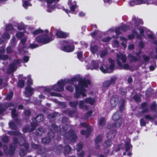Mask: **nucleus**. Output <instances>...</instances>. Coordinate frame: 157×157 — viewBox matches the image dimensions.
<instances>
[{
  "label": "nucleus",
  "instance_id": "f257e3e1",
  "mask_svg": "<svg viewBox=\"0 0 157 157\" xmlns=\"http://www.w3.org/2000/svg\"><path fill=\"white\" fill-rule=\"evenodd\" d=\"M63 127L61 129L59 127H58L56 125L52 124V130L51 132L48 133L49 137H46L42 139V142L44 144H47L49 143L50 139L53 138L55 136V133L52 131V129L56 132L60 131L61 134L64 135L66 140L70 141L71 142H73L75 141L77 139V136L76 133L73 130H71L69 132L66 133V131L67 128L69 127L68 125L67 124H64Z\"/></svg>",
  "mask_w": 157,
  "mask_h": 157
},
{
  "label": "nucleus",
  "instance_id": "f03ea898",
  "mask_svg": "<svg viewBox=\"0 0 157 157\" xmlns=\"http://www.w3.org/2000/svg\"><path fill=\"white\" fill-rule=\"evenodd\" d=\"M90 84V82L88 80L82 79L79 81L78 86H75V93L74 95L75 97L78 98L81 97H86V88L87 87L88 85Z\"/></svg>",
  "mask_w": 157,
  "mask_h": 157
},
{
  "label": "nucleus",
  "instance_id": "7ed1b4c3",
  "mask_svg": "<svg viewBox=\"0 0 157 157\" xmlns=\"http://www.w3.org/2000/svg\"><path fill=\"white\" fill-rule=\"evenodd\" d=\"M132 21L134 23L135 28L132 30V34L129 35L128 38L129 39H131L133 38L136 36V37L137 38L141 39V36L137 34V32L136 31V29H138L139 30L141 35L142 36H144V33L145 32H148V29L144 27H139L138 26V25L143 23V21L142 20L138 18H137L136 17H133L132 18Z\"/></svg>",
  "mask_w": 157,
  "mask_h": 157
},
{
  "label": "nucleus",
  "instance_id": "20e7f679",
  "mask_svg": "<svg viewBox=\"0 0 157 157\" xmlns=\"http://www.w3.org/2000/svg\"><path fill=\"white\" fill-rule=\"evenodd\" d=\"M77 80V78L76 77H74L71 79L61 80L58 81L56 84L52 86V89L53 90L57 92L63 91L64 89V86L67 83L74 85V82H76Z\"/></svg>",
  "mask_w": 157,
  "mask_h": 157
},
{
  "label": "nucleus",
  "instance_id": "39448f33",
  "mask_svg": "<svg viewBox=\"0 0 157 157\" xmlns=\"http://www.w3.org/2000/svg\"><path fill=\"white\" fill-rule=\"evenodd\" d=\"M17 106V104L13 103H6L4 104H0V114L5 111L6 108H10V109L12 110L11 113L12 117L13 118L17 117L18 114L15 109Z\"/></svg>",
  "mask_w": 157,
  "mask_h": 157
},
{
  "label": "nucleus",
  "instance_id": "423d86ee",
  "mask_svg": "<svg viewBox=\"0 0 157 157\" xmlns=\"http://www.w3.org/2000/svg\"><path fill=\"white\" fill-rule=\"evenodd\" d=\"M117 59L116 62L119 67L121 69H128L129 68V65L128 64H124L123 66L122 63H124L126 61V58L125 56L121 53H119L117 54Z\"/></svg>",
  "mask_w": 157,
  "mask_h": 157
},
{
  "label": "nucleus",
  "instance_id": "0eeeda50",
  "mask_svg": "<svg viewBox=\"0 0 157 157\" xmlns=\"http://www.w3.org/2000/svg\"><path fill=\"white\" fill-rule=\"evenodd\" d=\"M109 66L105 64H103L100 67V70L104 73H111L114 70L115 66L114 61L112 59H109Z\"/></svg>",
  "mask_w": 157,
  "mask_h": 157
},
{
  "label": "nucleus",
  "instance_id": "6e6552de",
  "mask_svg": "<svg viewBox=\"0 0 157 157\" xmlns=\"http://www.w3.org/2000/svg\"><path fill=\"white\" fill-rule=\"evenodd\" d=\"M48 31L47 30H45V34L36 37V40L38 42L44 44L48 43L53 40V39L52 37L49 36Z\"/></svg>",
  "mask_w": 157,
  "mask_h": 157
},
{
  "label": "nucleus",
  "instance_id": "1a4fd4ad",
  "mask_svg": "<svg viewBox=\"0 0 157 157\" xmlns=\"http://www.w3.org/2000/svg\"><path fill=\"white\" fill-rule=\"evenodd\" d=\"M121 112L118 111L115 113L112 117L113 120L115 121L114 126L116 128H119L122 123Z\"/></svg>",
  "mask_w": 157,
  "mask_h": 157
},
{
  "label": "nucleus",
  "instance_id": "9d476101",
  "mask_svg": "<svg viewBox=\"0 0 157 157\" xmlns=\"http://www.w3.org/2000/svg\"><path fill=\"white\" fill-rule=\"evenodd\" d=\"M63 44L64 46L61 47V50L67 52H72L74 50V47L73 44H71L69 41H65L63 42Z\"/></svg>",
  "mask_w": 157,
  "mask_h": 157
},
{
  "label": "nucleus",
  "instance_id": "9b49d317",
  "mask_svg": "<svg viewBox=\"0 0 157 157\" xmlns=\"http://www.w3.org/2000/svg\"><path fill=\"white\" fill-rule=\"evenodd\" d=\"M112 143L110 141L108 140L106 141L103 145V147L100 149L101 151L106 154H112V152L109 153V148L111 146Z\"/></svg>",
  "mask_w": 157,
  "mask_h": 157
},
{
  "label": "nucleus",
  "instance_id": "f8f14e48",
  "mask_svg": "<svg viewBox=\"0 0 157 157\" xmlns=\"http://www.w3.org/2000/svg\"><path fill=\"white\" fill-rule=\"evenodd\" d=\"M22 62L21 59H18L14 60L9 66L8 69V73H12L15 71L17 68V67L20 66V64Z\"/></svg>",
  "mask_w": 157,
  "mask_h": 157
},
{
  "label": "nucleus",
  "instance_id": "ddd939ff",
  "mask_svg": "<svg viewBox=\"0 0 157 157\" xmlns=\"http://www.w3.org/2000/svg\"><path fill=\"white\" fill-rule=\"evenodd\" d=\"M19 144L25 148V149H24V148H21L20 152V155L21 156H24L26 154L27 151L29 147V145L27 143H25V140L23 138H22L21 142H19Z\"/></svg>",
  "mask_w": 157,
  "mask_h": 157
},
{
  "label": "nucleus",
  "instance_id": "4468645a",
  "mask_svg": "<svg viewBox=\"0 0 157 157\" xmlns=\"http://www.w3.org/2000/svg\"><path fill=\"white\" fill-rule=\"evenodd\" d=\"M25 33H23L21 32H18L16 34V36L17 38L20 39L22 38L21 43L24 45L27 39V37L25 36Z\"/></svg>",
  "mask_w": 157,
  "mask_h": 157
},
{
  "label": "nucleus",
  "instance_id": "2eb2a0df",
  "mask_svg": "<svg viewBox=\"0 0 157 157\" xmlns=\"http://www.w3.org/2000/svg\"><path fill=\"white\" fill-rule=\"evenodd\" d=\"M138 4L146 3L147 5L153 4L157 6V0H136Z\"/></svg>",
  "mask_w": 157,
  "mask_h": 157
},
{
  "label": "nucleus",
  "instance_id": "dca6fc26",
  "mask_svg": "<svg viewBox=\"0 0 157 157\" xmlns=\"http://www.w3.org/2000/svg\"><path fill=\"white\" fill-rule=\"evenodd\" d=\"M37 124L36 123H31V128L30 129H29V127L28 126H27L24 128L23 129V131L25 133L26 132L29 131L30 132L32 131L35 129V128L37 126Z\"/></svg>",
  "mask_w": 157,
  "mask_h": 157
},
{
  "label": "nucleus",
  "instance_id": "f3484780",
  "mask_svg": "<svg viewBox=\"0 0 157 157\" xmlns=\"http://www.w3.org/2000/svg\"><path fill=\"white\" fill-rule=\"evenodd\" d=\"M103 139V136L102 135L98 136L95 139V147L96 149L98 150L100 149L99 144L102 141Z\"/></svg>",
  "mask_w": 157,
  "mask_h": 157
},
{
  "label": "nucleus",
  "instance_id": "a211bd4d",
  "mask_svg": "<svg viewBox=\"0 0 157 157\" xmlns=\"http://www.w3.org/2000/svg\"><path fill=\"white\" fill-rule=\"evenodd\" d=\"M34 89L28 86L25 88V94L26 97H28L31 96L33 94Z\"/></svg>",
  "mask_w": 157,
  "mask_h": 157
},
{
  "label": "nucleus",
  "instance_id": "6ab92c4d",
  "mask_svg": "<svg viewBox=\"0 0 157 157\" xmlns=\"http://www.w3.org/2000/svg\"><path fill=\"white\" fill-rule=\"evenodd\" d=\"M119 100L118 97L117 96H115L113 97L110 100L111 106L112 107H115L117 104Z\"/></svg>",
  "mask_w": 157,
  "mask_h": 157
},
{
  "label": "nucleus",
  "instance_id": "aec40b11",
  "mask_svg": "<svg viewBox=\"0 0 157 157\" xmlns=\"http://www.w3.org/2000/svg\"><path fill=\"white\" fill-rule=\"evenodd\" d=\"M116 79L117 78L116 76L112 77L110 80H108L104 83L103 86L105 87L109 86L111 84L114 83Z\"/></svg>",
  "mask_w": 157,
  "mask_h": 157
},
{
  "label": "nucleus",
  "instance_id": "412c9836",
  "mask_svg": "<svg viewBox=\"0 0 157 157\" xmlns=\"http://www.w3.org/2000/svg\"><path fill=\"white\" fill-rule=\"evenodd\" d=\"M56 35L59 38H63L69 35V33L63 32L60 30H57Z\"/></svg>",
  "mask_w": 157,
  "mask_h": 157
},
{
  "label": "nucleus",
  "instance_id": "4be33fe9",
  "mask_svg": "<svg viewBox=\"0 0 157 157\" xmlns=\"http://www.w3.org/2000/svg\"><path fill=\"white\" fill-rule=\"evenodd\" d=\"M144 118L146 120L153 122L157 119V113L156 112L155 114H154L153 116H151L149 114L146 115L144 116Z\"/></svg>",
  "mask_w": 157,
  "mask_h": 157
},
{
  "label": "nucleus",
  "instance_id": "5701e85b",
  "mask_svg": "<svg viewBox=\"0 0 157 157\" xmlns=\"http://www.w3.org/2000/svg\"><path fill=\"white\" fill-rule=\"evenodd\" d=\"M53 1L54 0H46V2L48 3L47 11L49 12H51L55 8L54 5H51Z\"/></svg>",
  "mask_w": 157,
  "mask_h": 157
},
{
  "label": "nucleus",
  "instance_id": "b1692460",
  "mask_svg": "<svg viewBox=\"0 0 157 157\" xmlns=\"http://www.w3.org/2000/svg\"><path fill=\"white\" fill-rule=\"evenodd\" d=\"M128 29V27L125 25H123L121 27V28L119 27L117 28L115 30V32L117 35H119L121 33V29L124 31L127 30Z\"/></svg>",
  "mask_w": 157,
  "mask_h": 157
},
{
  "label": "nucleus",
  "instance_id": "393cba45",
  "mask_svg": "<svg viewBox=\"0 0 157 157\" xmlns=\"http://www.w3.org/2000/svg\"><path fill=\"white\" fill-rule=\"evenodd\" d=\"M100 63L98 61H95L93 60L92 61L91 65L89 66V68L91 70L97 69Z\"/></svg>",
  "mask_w": 157,
  "mask_h": 157
},
{
  "label": "nucleus",
  "instance_id": "a878e982",
  "mask_svg": "<svg viewBox=\"0 0 157 157\" xmlns=\"http://www.w3.org/2000/svg\"><path fill=\"white\" fill-rule=\"evenodd\" d=\"M141 53V51H139L137 53L136 55L137 56V58H136L132 54H131L129 55L128 57L130 61L132 62L136 61L139 59V55Z\"/></svg>",
  "mask_w": 157,
  "mask_h": 157
},
{
  "label": "nucleus",
  "instance_id": "bb28decb",
  "mask_svg": "<svg viewBox=\"0 0 157 157\" xmlns=\"http://www.w3.org/2000/svg\"><path fill=\"white\" fill-rule=\"evenodd\" d=\"M141 53V51H139L137 53L136 55L137 56V58H136L132 54H131L129 55L128 57L130 61L132 62L136 61L139 59V55Z\"/></svg>",
  "mask_w": 157,
  "mask_h": 157
},
{
  "label": "nucleus",
  "instance_id": "cd10ccee",
  "mask_svg": "<svg viewBox=\"0 0 157 157\" xmlns=\"http://www.w3.org/2000/svg\"><path fill=\"white\" fill-rule=\"evenodd\" d=\"M148 105L146 102H144L141 104V109L142 110L143 113H147L149 111V109L148 108Z\"/></svg>",
  "mask_w": 157,
  "mask_h": 157
},
{
  "label": "nucleus",
  "instance_id": "c85d7f7f",
  "mask_svg": "<svg viewBox=\"0 0 157 157\" xmlns=\"http://www.w3.org/2000/svg\"><path fill=\"white\" fill-rule=\"evenodd\" d=\"M85 102L84 101H80L79 103V106L80 109L87 110L88 109V107L85 104Z\"/></svg>",
  "mask_w": 157,
  "mask_h": 157
},
{
  "label": "nucleus",
  "instance_id": "c756f323",
  "mask_svg": "<svg viewBox=\"0 0 157 157\" xmlns=\"http://www.w3.org/2000/svg\"><path fill=\"white\" fill-rule=\"evenodd\" d=\"M68 4L70 5V8L71 10L72 11H74L75 8L76 7V3L75 2H72L71 0H69Z\"/></svg>",
  "mask_w": 157,
  "mask_h": 157
},
{
  "label": "nucleus",
  "instance_id": "7c9ffc66",
  "mask_svg": "<svg viewBox=\"0 0 157 157\" xmlns=\"http://www.w3.org/2000/svg\"><path fill=\"white\" fill-rule=\"evenodd\" d=\"M5 51L4 47H1L0 50V59H5L8 58V56H7L3 55L5 53Z\"/></svg>",
  "mask_w": 157,
  "mask_h": 157
},
{
  "label": "nucleus",
  "instance_id": "2f4dec72",
  "mask_svg": "<svg viewBox=\"0 0 157 157\" xmlns=\"http://www.w3.org/2000/svg\"><path fill=\"white\" fill-rule=\"evenodd\" d=\"M43 119V117L42 114H40L38 115L36 117V118H34L33 119V121L32 123H35L37 124V123L36 122H34V121H36L37 122H40L42 121Z\"/></svg>",
  "mask_w": 157,
  "mask_h": 157
},
{
  "label": "nucleus",
  "instance_id": "473e14b6",
  "mask_svg": "<svg viewBox=\"0 0 157 157\" xmlns=\"http://www.w3.org/2000/svg\"><path fill=\"white\" fill-rule=\"evenodd\" d=\"M84 101L86 103H88L91 105H93L95 102V100L94 98L88 97L85 99Z\"/></svg>",
  "mask_w": 157,
  "mask_h": 157
},
{
  "label": "nucleus",
  "instance_id": "72a5a7b5",
  "mask_svg": "<svg viewBox=\"0 0 157 157\" xmlns=\"http://www.w3.org/2000/svg\"><path fill=\"white\" fill-rule=\"evenodd\" d=\"M130 140L129 138H127L125 143V150L126 151H128L132 147L130 144Z\"/></svg>",
  "mask_w": 157,
  "mask_h": 157
},
{
  "label": "nucleus",
  "instance_id": "f704fd0d",
  "mask_svg": "<svg viewBox=\"0 0 157 157\" xmlns=\"http://www.w3.org/2000/svg\"><path fill=\"white\" fill-rule=\"evenodd\" d=\"M10 38V36L7 33H5L3 35L1 39H0V43H2L5 40L8 39Z\"/></svg>",
  "mask_w": 157,
  "mask_h": 157
},
{
  "label": "nucleus",
  "instance_id": "c9c22d12",
  "mask_svg": "<svg viewBox=\"0 0 157 157\" xmlns=\"http://www.w3.org/2000/svg\"><path fill=\"white\" fill-rule=\"evenodd\" d=\"M116 132L115 131H111L108 133L107 134V137L108 139H111L114 137Z\"/></svg>",
  "mask_w": 157,
  "mask_h": 157
},
{
  "label": "nucleus",
  "instance_id": "e433bc0d",
  "mask_svg": "<svg viewBox=\"0 0 157 157\" xmlns=\"http://www.w3.org/2000/svg\"><path fill=\"white\" fill-rule=\"evenodd\" d=\"M125 103V101L123 99H121L119 102L120 105L119 109L121 111H123L124 109V105Z\"/></svg>",
  "mask_w": 157,
  "mask_h": 157
},
{
  "label": "nucleus",
  "instance_id": "4c0bfd02",
  "mask_svg": "<svg viewBox=\"0 0 157 157\" xmlns=\"http://www.w3.org/2000/svg\"><path fill=\"white\" fill-rule=\"evenodd\" d=\"M87 132L86 131H84V130L81 131V133L83 135H86V136L87 137H88L89 136V135L90 134V132L91 130V127L90 126L89 127H88L87 128Z\"/></svg>",
  "mask_w": 157,
  "mask_h": 157
},
{
  "label": "nucleus",
  "instance_id": "58836bf2",
  "mask_svg": "<svg viewBox=\"0 0 157 157\" xmlns=\"http://www.w3.org/2000/svg\"><path fill=\"white\" fill-rule=\"evenodd\" d=\"M120 40L122 41L121 44L123 46L124 48H126L127 45L126 44L127 43V39L124 37H121Z\"/></svg>",
  "mask_w": 157,
  "mask_h": 157
},
{
  "label": "nucleus",
  "instance_id": "ea45409f",
  "mask_svg": "<svg viewBox=\"0 0 157 157\" xmlns=\"http://www.w3.org/2000/svg\"><path fill=\"white\" fill-rule=\"evenodd\" d=\"M90 50L92 53L94 54L96 53L98 51V48L97 46H92L91 45L90 47Z\"/></svg>",
  "mask_w": 157,
  "mask_h": 157
},
{
  "label": "nucleus",
  "instance_id": "a19ab883",
  "mask_svg": "<svg viewBox=\"0 0 157 157\" xmlns=\"http://www.w3.org/2000/svg\"><path fill=\"white\" fill-rule=\"evenodd\" d=\"M7 133L10 135L14 136H18L21 134V133L18 131L15 132L13 131H9Z\"/></svg>",
  "mask_w": 157,
  "mask_h": 157
},
{
  "label": "nucleus",
  "instance_id": "79ce46f5",
  "mask_svg": "<svg viewBox=\"0 0 157 157\" xmlns=\"http://www.w3.org/2000/svg\"><path fill=\"white\" fill-rule=\"evenodd\" d=\"M71 150V148L68 145H67L64 148L63 152L64 154H68Z\"/></svg>",
  "mask_w": 157,
  "mask_h": 157
},
{
  "label": "nucleus",
  "instance_id": "37998d69",
  "mask_svg": "<svg viewBox=\"0 0 157 157\" xmlns=\"http://www.w3.org/2000/svg\"><path fill=\"white\" fill-rule=\"evenodd\" d=\"M151 56V57L153 59L157 58V49H155V50L151 52L150 54Z\"/></svg>",
  "mask_w": 157,
  "mask_h": 157
},
{
  "label": "nucleus",
  "instance_id": "c03bdc74",
  "mask_svg": "<svg viewBox=\"0 0 157 157\" xmlns=\"http://www.w3.org/2000/svg\"><path fill=\"white\" fill-rule=\"evenodd\" d=\"M145 118H142L140 120V125L141 126H145L146 125V123H148V121H146Z\"/></svg>",
  "mask_w": 157,
  "mask_h": 157
},
{
  "label": "nucleus",
  "instance_id": "a18cd8bd",
  "mask_svg": "<svg viewBox=\"0 0 157 157\" xmlns=\"http://www.w3.org/2000/svg\"><path fill=\"white\" fill-rule=\"evenodd\" d=\"M10 151L9 154L10 155H12L13 154L14 151L15 149L16 146L15 145L13 146L12 144H11L10 147Z\"/></svg>",
  "mask_w": 157,
  "mask_h": 157
},
{
  "label": "nucleus",
  "instance_id": "49530a36",
  "mask_svg": "<svg viewBox=\"0 0 157 157\" xmlns=\"http://www.w3.org/2000/svg\"><path fill=\"white\" fill-rule=\"evenodd\" d=\"M9 126L10 128L13 129H16L17 127L14 123L13 121H11L9 123Z\"/></svg>",
  "mask_w": 157,
  "mask_h": 157
},
{
  "label": "nucleus",
  "instance_id": "de8ad7c7",
  "mask_svg": "<svg viewBox=\"0 0 157 157\" xmlns=\"http://www.w3.org/2000/svg\"><path fill=\"white\" fill-rule=\"evenodd\" d=\"M107 54V52L105 50H103V51H100L99 52V55L101 58H103Z\"/></svg>",
  "mask_w": 157,
  "mask_h": 157
},
{
  "label": "nucleus",
  "instance_id": "09e8293b",
  "mask_svg": "<svg viewBox=\"0 0 157 157\" xmlns=\"http://www.w3.org/2000/svg\"><path fill=\"white\" fill-rule=\"evenodd\" d=\"M78 103V101H71L69 102L70 106L71 107H75L77 105Z\"/></svg>",
  "mask_w": 157,
  "mask_h": 157
},
{
  "label": "nucleus",
  "instance_id": "8fccbe9b",
  "mask_svg": "<svg viewBox=\"0 0 157 157\" xmlns=\"http://www.w3.org/2000/svg\"><path fill=\"white\" fill-rule=\"evenodd\" d=\"M99 123L100 125H103L105 124V119L103 117L101 118L99 121Z\"/></svg>",
  "mask_w": 157,
  "mask_h": 157
},
{
  "label": "nucleus",
  "instance_id": "3c124183",
  "mask_svg": "<svg viewBox=\"0 0 157 157\" xmlns=\"http://www.w3.org/2000/svg\"><path fill=\"white\" fill-rule=\"evenodd\" d=\"M28 79L27 81V83L28 85L30 86L33 84V81L31 78L30 75H28Z\"/></svg>",
  "mask_w": 157,
  "mask_h": 157
},
{
  "label": "nucleus",
  "instance_id": "603ef678",
  "mask_svg": "<svg viewBox=\"0 0 157 157\" xmlns=\"http://www.w3.org/2000/svg\"><path fill=\"white\" fill-rule=\"evenodd\" d=\"M157 107V104L155 102L152 103L150 107L151 110H155Z\"/></svg>",
  "mask_w": 157,
  "mask_h": 157
},
{
  "label": "nucleus",
  "instance_id": "864d4df0",
  "mask_svg": "<svg viewBox=\"0 0 157 157\" xmlns=\"http://www.w3.org/2000/svg\"><path fill=\"white\" fill-rule=\"evenodd\" d=\"M57 114H58L57 113H54L52 114H51L48 115V118L49 119H50L51 118H54L57 116Z\"/></svg>",
  "mask_w": 157,
  "mask_h": 157
},
{
  "label": "nucleus",
  "instance_id": "5fc2aeb1",
  "mask_svg": "<svg viewBox=\"0 0 157 157\" xmlns=\"http://www.w3.org/2000/svg\"><path fill=\"white\" fill-rule=\"evenodd\" d=\"M77 57L80 60L82 61L83 60V58L82 57V52H79L77 53Z\"/></svg>",
  "mask_w": 157,
  "mask_h": 157
},
{
  "label": "nucleus",
  "instance_id": "6e6d98bb",
  "mask_svg": "<svg viewBox=\"0 0 157 157\" xmlns=\"http://www.w3.org/2000/svg\"><path fill=\"white\" fill-rule=\"evenodd\" d=\"M43 32V31L42 30L40 29H39L35 30L34 32L33 33L34 35H36L39 33H42Z\"/></svg>",
  "mask_w": 157,
  "mask_h": 157
},
{
  "label": "nucleus",
  "instance_id": "4d7b16f0",
  "mask_svg": "<svg viewBox=\"0 0 157 157\" xmlns=\"http://www.w3.org/2000/svg\"><path fill=\"white\" fill-rule=\"evenodd\" d=\"M50 95L51 96H54L61 97L62 95L59 94L55 92H51L50 93Z\"/></svg>",
  "mask_w": 157,
  "mask_h": 157
},
{
  "label": "nucleus",
  "instance_id": "13d9d810",
  "mask_svg": "<svg viewBox=\"0 0 157 157\" xmlns=\"http://www.w3.org/2000/svg\"><path fill=\"white\" fill-rule=\"evenodd\" d=\"M66 89L67 90L72 92L73 91L74 87L72 86H68L66 87Z\"/></svg>",
  "mask_w": 157,
  "mask_h": 157
},
{
  "label": "nucleus",
  "instance_id": "bf43d9fd",
  "mask_svg": "<svg viewBox=\"0 0 157 157\" xmlns=\"http://www.w3.org/2000/svg\"><path fill=\"white\" fill-rule=\"evenodd\" d=\"M13 28V27L12 25L10 24L7 25L6 28V31H9L12 30Z\"/></svg>",
  "mask_w": 157,
  "mask_h": 157
},
{
  "label": "nucleus",
  "instance_id": "052dcab7",
  "mask_svg": "<svg viewBox=\"0 0 157 157\" xmlns=\"http://www.w3.org/2000/svg\"><path fill=\"white\" fill-rule=\"evenodd\" d=\"M112 45L114 47H117L119 46V42L117 40H115L113 43Z\"/></svg>",
  "mask_w": 157,
  "mask_h": 157
},
{
  "label": "nucleus",
  "instance_id": "680f3d73",
  "mask_svg": "<svg viewBox=\"0 0 157 157\" xmlns=\"http://www.w3.org/2000/svg\"><path fill=\"white\" fill-rule=\"evenodd\" d=\"M82 143H80L77 145L76 149L78 152L82 148Z\"/></svg>",
  "mask_w": 157,
  "mask_h": 157
},
{
  "label": "nucleus",
  "instance_id": "e2e57ef3",
  "mask_svg": "<svg viewBox=\"0 0 157 157\" xmlns=\"http://www.w3.org/2000/svg\"><path fill=\"white\" fill-rule=\"evenodd\" d=\"M9 140V137L7 136H5L2 139V141L5 143H7Z\"/></svg>",
  "mask_w": 157,
  "mask_h": 157
},
{
  "label": "nucleus",
  "instance_id": "0e129e2a",
  "mask_svg": "<svg viewBox=\"0 0 157 157\" xmlns=\"http://www.w3.org/2000/svg\"><path fill=\"white\" fill-rule=\"evenodd\" d=\"M44 131V130L42 128H39L37 131V133L38 135H41Z\"/></svg>",
  "mask_w": 157,
  "mask_h": 157
},
{
  "label": "nucleus",
  "instance_id": "69168bd1",
  "mask_svg": "<svg viewBox=\"0 0 157 157\" xmlns=\"http://www.w3.org/2000/svg\"><path fill=\"white\" fill-rule=\"evenodd\" d=\"M24 85V81L22 80H20L18 82V85L20 87H23Z\"/></svg>",
  "mask_w": 157,
  "mask_h": 157
},
{
  "label": "nucleus",
  "instance_id": "338daca9",
  "mask_svg": "<svg viewBox=\"0 0 157 157\" xmlns=\"http://www.w3.org/2000/svg\"><path fill=\"white\" fill-rule=\"evenodd\" d=\"M13 96V93L12 92H10L6 97V98L8 100H10Z\"/></svg>",
  "mask_w": 157,
  "mask_h": 157
},
{
  "label": "nucleus",
  "instance_id": "774afa93",
  "mask_svg": "<svg viewBox=\"0 0 157 157\" xmlns=\"http://www.w3.org/2000/svg\"><path fill=\"white\" fill-rule=\"evenodd\" d=\"M85 154V152L82 151L81 152L78 154V157H84Z\"/></svg>",
  "mask_w": 157,
  "mask_h": 157
}]
</instances>
